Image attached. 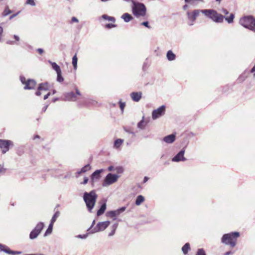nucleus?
Returning a JSON list of instances; mask_svg holds the SVG:
<instances>
[{
  "instance_id": "nucleus-1",
  "label": "nucleus",
  "mask_w": 255,
  "mask_h": 255,
  "mask_svg": "<svg viewBox=\"0 0 255 255\" xmlns=\"http://www.w3.org/2000/svg\"><path fill=\"white\" fill-rule=\"evenodd\" d=\"M97 195L95 190L90 192H85L83 195V200L86 203L88 211L91 212L93 209L97 198Z\"/></svg>"
},
{
  "instance_id": "nucleus-2",
  "label": "nucleus",
  "mask_w": 255,
  "mask_h": 255,
  "mask_svg": "<svg viewBox=\"0 0 255 255\" xmlns=\"http://www.w3.org/2000/svg\"><path fill=\"white\" fill-rule=\"evenodd\" d=\"M240 236V233L238 232H231L224 234L221 239L222 243L230 245L233 248L236 245L237 239Z\"/></svg>"
},
{
  "instance_id": "nucleus-3",
  "label": "nucleus",
  "mask_w": 255,
  "mask_h": 255,
  "mask_svg": "<svg viewBox=\"0 0 255 255\" xmlns=\"http://www.w3.org/2000/svg\"><path fill=\"white\" fill-rule=\"evenodd\" d=\"M239 23L244 27L255 31V18L253 15H246L241 17Z\"/></svg>"
},
{
  "instance_id": "nucleus-4",
  "label": "nucleus",
  "mask_w": 255,
  "mask_h": 255,
  "mask_svg": "<svg viewBox=\"0 0 255 255\" xmlns=\"http://www.w3.org/2000/svg\"><path fill=\"white\" fill-rule=\"evenodd\" d=\"M132 11L136 17L144 16L146 14V7L144 4L140 2H136L132 1Z\"/></svg>"
},
{
  "instance_id": "nucleus-5",
  "label": "nucleus",
  "mask_w": 255,
  "mask_h": 255,
  "mask_svg": "<svg viewBox=\"0 0 255 255\" xmlns=\"http://www.w3.org/2000/svg\"><path fill=\"white\" fill-rule=\"evenodd\" d=\"M44 227V225L43 222H39L30 233L29 238L31 240L36 239L40 234Z\"/></svg>"
},
{
  "instance_id": "nucleus-6",
  "label": "nucleus",
  "mask_w": 255,
  "mask_h": 255,
  "mask_svg": "<svg viewBox=\"0 0 255 255\" xmlns=\"http://www.w3.org/2000/svg\"><path fill=\"white\" fill-rule=\"evenodd\" d=\"M119 177V176L115 174L111 173L108 174L103 183V186L106 187L114 183L118 180Z\"/></svg>"
},
{
  "instance_id": "nucleus-7",
  "label": "nucleus",
  "mask_w": 255,
  "mask_h": 255,
  "mask_svg": "<svg viewBox=\"0 0 255 255\" xmlns=\"http://www.w3.org/2000/svg\"><path fill=\"white\" fill-rule=\"evenodd\" d=\"M13 145V142L10 140L0 139V148L1 149L2 154L7 152L9 150L10 146Z\"/></svg>"
},
{
  "instance_id": "nucleus-8",
  "label": "nucleus",
  "mask_w": 255,
  "mask_h": 255,
  "mask_svg": "<svg viewBox=\"0 0 255 255\" xmlns=\"http://www.w3.org/2000/svg\"><path fill=\"white\" fill-rule=\"evenodd\" d=\"M110 224V222L109 221L99 222L96 226L94 227L91 231L90 233L94 234L97 232H99L105 230Z\"/></svg>"
},
{
  "instance_id": "nucleus-9",
  "label": "nucleus",
  "mask_w": 255,
  "mask_h": 255,
  "mask_svg": "<svg viewBox=\"0 0 255 255\" xmlns=\"http://www.w3.org/2000/svg\"><path fill=\"white\" fill-rule=\"evenodd\" d=\"M200 13V11L199 9H195L192 12H190L189 11H187V17L190 21L189 23V25H193L194 22L195 21L197 17L199 15Z\"/></svg>"
},
{
  "instance_id": "nucleus-10",
  "label": "nucleus",
  "mask_w": 255,
  "mask_h": 255,
  "mask_svg": "<svg viewBox=\"0 0 255 255\" xmlns=\"http://www.w3.org/2000/svg\"><path fill=\"white\" fill-rule=\"evenodd\" d=\"M165 112V106L162 105L152 112V118L153 120H156L162 116L164 115Z\"/></svg>"
},
{
  "instance_id": "nucleus-11",
  "label": "nucleus",
  "mask_w": 255,
  "mask_h": 255,
  "mask_svg": "<svg viewBox=\"0 0 255 255\" xmlns=\"http://www.w3.org/2000/svg\"><path fill=\"white\" fill-rule=\"evenodd\" d=\"M126 209V207H122L117 210L109 211L107 213L106 215L108 217L113 218V220H115L116 219V217L124 212Z\"/></svg>"
},
{
  "instance_id": "nucleus-12",
  "label": "nucleus",
  "mask_w": 255,
  "mask_h": 255,
  "mask_svg": "<svg viewBox=\"0 0 255 255\" xmlns=\"http://www.w3.org/2000/svg\"><path fill=\"white\" fill-rule=\"evenodd\" d=\"M224 17L225 16L221 14L218 13L215 10L213 9H212L211 15L209 16L210 18L216 22H223Z\"/></svg>"
},
{
  "instance_id": "nucleus-13",
  "label": "nucleus",
  "mask_w": 255,
  "mask_h": 255,
  "mask_svg": "<svg viewBox=\"0 0 255 255\" xmlns=\"http://www.w3.org/2000/svg\"><path fill=\"white\" fill-rule=\"evenodd\" d=\"M185 151V150L184 148L182 149L172 158V161L173 162H180L186 160V158L184 156Z\"/></svg>"
},
{
  "instance_id": "nucleus-14",
  "label": "nucleus",
  "mask_w": 255,
  "mask_h": 255,
  "mask_svg": "<svg viewBox=\"0 0 255 255\" xmlns=\"http://www.w3.org/2000/svg\"><path fill=\"white\" fill-rule=\"evenodd\" d=\"M0 251H2L7 254L19 255L21 254V252L11 251L7 246L1 244H0Z\"/></svg>"
},
{
  "instance_id": "nucleus-15",
  "label": "nucleus",
  "mask_w": 255,
  "mask_h": 255,
  "mask_svg": "<svg viewBox=\"0 0 255 255\" xmlns=\"http://www.w3.org/2000/svg\"><path fill=\"white\" fill-rule=\"evenodd\" d=\"M175 139V134L172 133L164 137L162 140L166 143L171 144L174 142Z\"/></svg>"
},
{
  "instance_id": "nucleus-16",
  "label": "nucleus",
  "mask_w": 255,
  "mask_h": 255,
  "mask_svg": "<svg viewBox=\"0 0 255 255\" xmlns=\"http://www.w3.org/2000/svg\"><path fill=\"white\" fill-rule=\"evenodd\" d=\"M36 84V83L35 80L32 79H28L24 87V89L25 90L33 89L35 88Z\"/></svg>"
},
{
  "instance_id": "nucleus-17",
  "label": "nucleus",
  "mask_w": 255,
  "mask_h": 255,
  "mask_svg": "<svg viewBox=\"0 0 255 255\" xmlns=\"http://www.w3.org/2000/svg\"><path fill=\"white\" fill-rule=\"evenodd\" d=\"M103 172V169L96 170L91 175V182L93 183L96 180L100 179V174Z\"/></svg>"
},
{
  "instance_id": "nucleus-18",
  "label": "nucleus",
  "mask_w": 255,
  "mask_h": 255,
  "mask_svg": "<svg viewBox=\"0 0 255 255\" xmlns=\"http://www.w3.org/2000/svg\"><path fill=\"white\" fill-rule=\"evenodd\" d=\"M130 97L132 100L136 102H139L142 97V93L139 92H132L130 94Z\"/></svg>"
},
{
  "instance_id": "nucleus-19",
  "label": "nucleus",
  "mask_w": 255,
  "mask_h": 255,
  "mask_svg": "<svg viewBox=\"0 0 255 255\" xmlns=\"http://www.w3.org/2000/svg\"><path fill=\"white\" fill-rule=\"evenodd\" d=\"M77 99L76 95L73 92H69L65 94V100L68 101H75Z\"/></svg>"
},
{
  "instance_id": "nucleus-20",
  "label": "nucleus",
  "mask_w": 255,
  "mask_h": 255,
  "mask_svg": "<svg viewBox=\"0 0 255 255\" xmlns=\"http://www.w3.org/2000/svg\"><path fill=\"white\" fill-rule=\"evenodd\" d=\"M91 168V167L90 164H87L85 165L84 167H83L80 170H78L76 174L78 175H80L82 173H84L86 172L87 171L90 170Z\"/></svg>"
},
{
  "instance_id": "nucleus-21",
  "label": "nucleus",
  "mask_w": 255,
  "mask_h": 255,
  "mask_svg": "<svg viewBox=\"0 0 255 255\" xmlns=\"http://www.w3.org/2000/svg\"><path fill=\"white\" fill-rule=\"evenodd\" d=\"M166 57L168 61H172L175 59L176 55L172 50H168L166 53Z\"/></svg>"
},
{
  "instance_id": "nucleus-22",
  "label": "nucleus",
  "mask_w": 255,
  "mask_h": 255,
  "mask_svg": "<svg viewBox=\"0 0 255 255\" xmlns=\"http://www.w3.org/2000/svg\"><path fill=\"white\" fill-rule=\"evenodd\" d=\"M121 18H122L125 22H128L133 19V17L128 13H125L122 15Z\"/></svg>"
},
{
  "instance_id": "nucleus-23",
  "label": "nucleus",
  "mask_w": 255,
  "mask_h": 255,
  "mask_svg": "<svg viewBox=\"0 0 255 255\" xmlns=\"http://www.w3.org/2000/svg\"><path fill=\"white\" fill-rule=\"evenodd\" d=\"M107 207L106 203L104 202L101 206L100 208L98 210L97 215L98 216H100L104 214Z\"/></svg>"
},
{
  "instance_id": "nucleus-24",
  "label": "nucleus",
  "mask_w": 255,
  "mask_h": 255,
  "mask_svg": "<svg viewBox=\"0 0 255 255\" xmlns=\"http://www.w3.org/2000/svg\"><path fill=\"white\" fill-rule=\"evenodd\" d=\"M123 142H124L123 139H122L121 138L117 139L114 141V148H115L116 149L119 148L120 147V146L122 145V144L123 143Z\"/></svg>"
},
{
  "instance_id": "nucleus-25",
  "label": "nucleus",
  "mask_w": 255,
  "mask_h": 255,
  "mask_svg": "<svg viewBox=\"0 0 255 255\" xmlns=\"http://www.w3.org/2000/svg\"><path fill=\"white\" fill-rule=\"evenodd\" d=\"M48 62L51 65L52 68L56 72V73L61 71L60 66L55 62H53L50 60Z\"/></svg>"
},
{
  "instance_id": "nucleus-26",
  "label": "nucleus",
  "mask_w": 255,
  "mask_h": 255,
  "mask_svg": "<svg viewBox=\"0 0 255 255\" xmlns=\"http://www.w3.org/2000/svg\"><path fill=\"white\" fill-rule=\"evenodd\" d=\"M48 85L47 82L39 84L38 87V90L47 91L48 90Z\"/></svg>"
},
{
  "instance_id": "nucleus-27",
  "label": "nucleus",
  "mask_w": 255,
  "mask_h": 255,
  "mask_svg": "<svg viewBox=\"0 0 255 255\" xmlns=\"http://www.w3.org/2000/svg\"><path fill=\"white\" fill-rule=\"evenodd\" d=\"M182 251L184 255H186L188 251L190 250V246L189 243H186L182 248Z\"/></svg>"
},
{
  "instance_id": "nucleus-28",
  "label": "nucleus",
  "mask_w": 255,
  "mask_h": 255,
  "mask_svg": "<svg viewBox=\"0 0 255 255\" xmlns=\"http://www.w3.org/2000/svg\"><path fill=\"white\" fill-rule=\"evenodd\" d=\"M144 201V198L142 195H138L136 199L135 204L137 206L140 205Z\"/></svg>"
},
{
  "instance_id": "nucleus-29",
  "label": "nucleus",
  "mask_w": 255,
  "mask_h": 255,
  "mask_svg": "<svg viewBox=\"0 0 255 255\" xmlns=\"http://www.w3.org/2000/svg\"><path fill=\"white\" fill-rule=\"evenodd\" d=\"M53 224L50 222V224L48 226L47 229L44 233V236L46 237L48 235L51 234L52 229H53Z\"/></svg>"
},
{
  "instance_id": "nucleus-30",
  "label": "nucleus",
  "mask_w": 255,
  "mask_h": 255,
  "mask_svg": "<svg viewBox=\"0 0 255 255\" xmlns=\"http://www.w3.org/2000/svg\"><path fill=\"white\" fill-rule=\"evenodd\" d=\"M138 128L143 129L145 127V124L144 121V116H143L142 120L137 124Z\"/></svg>"
},
{
  "instance_id": "nucleus-31",
  "label": "nucleus",
  "mask_w": 255,
  "mask_h": 255,
  "mask_svg": "<svg viewBox=\"0 0 255 255\" xmlns=\"http://www.w3.org/2000/svg\"><path fill=\"white\" fill-rule=\"evenodd\" d=\"M78 58L76 54H75L72 58V64L74 69H76L77 67Z\"/></svg>"
},
{
  "instance_id": "nucleus-32",
  "label": "nucleus",
  "mask_w": 255,
  "mask_h": 255,
  "mask_svg": "<svg viewBox=\"0 0 255 255\" xmlns=\"http://www.w3.org/2000/svg\"><path fill=\"white\" fill-rule=\"evenodd\" d=\"M102 17L104 19L108 20L113 22H115L116 21V19L114 17L108 16L107 14H103Z\"/></svg>"
},
{
  "instance_id": "nucleus-33",
  "label": "nucleus",
  "mask_w": 255,
  "mask_h": 255,
  "mask_svg": "<svg viewBox=\"0 0 255 255\" xmlns=\"http://www.w3.org/2000/svg\"><path fill=\"white\" fill-rule=\"evenodd\" d=\"M59 215L60 212L58 211H56L53 216L50 222L52 223V224H54V223L56 221L57 218L59 216Z\"/></svg>"
},
{
  "instance_id": "nucleus-34",
  "label": "nucleus",
  "mask_w": 255,
  "mask_h": 255,
  "mask_svg": "<svg viewBox=\"0 0 255 255\" xmlns=\"http://www.w3.org/2000/svg\"><path fill=\"white\" fill-rule=\"evenodd\" d=\"M234 17H235L234 14L233 13H231L229 17H225L224 18H225L226 20H227L229 23H231L233 22Z\"/></svg>"
},
{
  "instance_id": "nucleus-35",
  "label": "nucleus",
  "mask_w": 255,
  "mask_h": 255,
  "mask_svg": "<svg viewBox=\"0 0 255 255\" xmlns=\"http://www.w3.org/2000/svg\"><path fill=\"white\" fill-rule=\"evenodd\" d=\"M12 12V11L10 10L8 6L5 7L4 11L2 12V15L3 16H6L11 13Z\"/></svg>"
},
{
  "instance_id": "nucleus-36",
  "label": "nucleus",
  "mask_w": 255,
  "mask_h": 255,
  "mask_svg": "<svg viewBox=\"0 0 255 255\" xmlns=\"http://www.w3.org/2000/svg\"><path fill=\"white\" fill-rule=\"evenodd\" d=\"M212 9H204V10H200V12L204 14L206 16L209 17L211 15Z\"/></svg>"
},
{
  "instance_id": "nucleus-37",
  "label": "nucleus",
  "mask_w": 255,
  "mask_h": 255,
  "mask_svg": "<svg viewBox=\"0 0 255 255\" xmlns=\"http://www.w3.org/2000/svg\"><path fill=\"white\" fill-rule=\"evenodd\" d=\"M186 3H190L192 5H196L199 1H202V0H184Z\"/></svg>"
},
{
  "instance_id": "nucleus-38",
  "label": "nucleus",
  "mask_w": 255,
  "mask_h": 255,
  "mask_svg": "<svg viewBox=\"0 0 255 255\" xmlns=\"http://www.w3.org/2000/svg\"><path fill=\"white\" fill-rule=\"evenodd\" d=\"M57 81L59 82H63L64 80V78L61 75V71L57 72Z\"/></svg>"
},
{
  "instance_id": "nucleus-39",
  "label": "nucleus",
  "mask_w": 255,
  "mask_h": 255,
  "mask_svg": "<svg viewBox=\"0 0 255 255\" xmlns=\"http://www.w3.org/2000/svg\"><path fill=\"white\" fill-rule=\"evenodd\" d=\"M195 255H206V254L203 249H199Z\"/></svg>"
},
{
  "instance_id": "nucleus-40",
  "label": "nucleus",
  "mask_w": 255,
  "mask_h": 255,
  "mask_svg": "<svg viewBox=\"0 0 255 255\" xmlns=\"http://www.w3.org/2000/svg\"><path fill=\"white\" fill-rule=\"evenodd\" d=\"M25 4L31 6H35L36 4L34 0H27Z\"/></svg>"
},
{
  "instance_id": "nucleus-41",
  "label": "nucleus",
  "mask_w": 255,
  "mask_h": 255,
  "mask_svg": "<svg viewBox=\"0 0 255 255\" xmlns=\"http://www.w3.org/2000/svg\"><path fill=\"white\" fill-rule=\"evenodd\" d=\"M120 107L122 111V112L123 113L124 108L126 106V103L125 102H122L121 101L119 102Z\"/></svg>"
},
{
  "instance_id": "nucleus-42",
  "label": "nucleus",
  "mask_w": 255,
  "mask_h": 255,
  "mask_svg": "<svg viewBox=\"0 0 255 255\" xmlns=\"http://www.w3.org/2000/svg\"><path fill=\"white\" fill-rule=\"evenodd\" d=\"M20 80L21 82L23 84L25 85V84L26 83L27 81L26 80V79H25V78L24 76H20Z\"/></svg>"
},
{
  "instance_id": "nucleus-43",
  "label": "nucleus",
  "mask_w": 255,
  "mask_h": 255,
  "mask_svg": "<svg viewBox=\"0 0 255 255\" xmlns=\"http://www.w3.org/2000/svg\"><path fill=\"white\" fill-rule=\"evenodd\" d=\"M88 236V234H84V235H79L76 236L77 238L84 239H86Z\"/></svg>"
},
{
  "instance_id": "nucleus-44",
  "label": "nucleus",
  "mask_w": 255,
  "mask_h": 255,
  "mask_svg": "<svg viewBox=\"0 0 255 255\" xmlns=\"http://www.w3.org/2000/svg\"><path fill=\"white\" fill-rule=\"evenodd\" d=\"M141 24L142 25H143L148 28H150L151 27L149 25V23H148V21H143L142 22Z\"/></svg>"
},
{
  "instance_id": "nucleus-45",
  "label": "nucleus",
  "mask_w": 255,
  "mask_h": 255,
  "mask_svg": "<svg viewBox=\"0 0 255 255\" xmlns=\"http://www.w3.org/2000/svg\"><path fill=\"white\" fill-rule=\"evenodd\" d=\"M116 26V25L115 24L112 23H108L106 25V27L107 28H111L113 27H115Z\"/></svg>"
},
{
  "instance_id": "nucleus-46",
  "label": "nucleus",
  "mask_w": 255,
  "mask_h": 255,
  "mask_svg": "<svg viewBox=\"0 0 255 255\" xmlns=\"http://www.w3.org/2000/svg\"><path fill=\"white\" fill-rule=\"evenodd\" d=\"M88 181H89L88 178L87 177H85L84 178L83 181L82 182H81V184L85 185V184H86L88 183Z\"/></svg>"
},
{
  "instance_id": "nucleus-47",
  "label": "nucleus",
  "mask_w": 255,
  "mask_h": 255,
  "mask_svg": "<svg viewBox=\"0 0 255 255\" xmlns=\"http://www.w3.org/2000/svg\"><path fill=\"white\" fill-rule=\"evenodd\" d=\"M95 224V220H94L92 223L91 227L88 229V231L90 232V231L94 228L93 226Z\"/></svg>"
},
{
  "instance_id": "nucleus-48",
  "label": "nucleus",
  "mask_w": 255,
  "mask_h": 255,
  "mask_svg": "<svg viewBox=\"0 0 255 255\" xmlns=\"http://www.w3.org/2000/svg\"><path fill=\"white\" fill-rule=\"evenodd\" d=\"M5 172V169L3 167V165L0 164V173H4Z\"/></svg>"
},
{
  "instance_id": "nucleus-49",
  "label": "nucleus",
  "mask_w": 255,
  "mask_h": 255,
  "mask_svg": "<svg viewBox=\"0 0 255 255\" xmlns=\"http://www.w3.org/2000/svg\"><path fill=\"white\" fill-rule=\"evenodd\" d=\"M79 20L76 17H72L71 19L72 22H78Z\"/></svg>"
},
{
  "instance_id": "nucleus-50",
  "label": "nucleus",
  "mask_w": 255,
  "mask_h": 255,
  "mask_svg": "<svg viewBox=\"0 0 255 255\" xmlns=\"http://www.w3.org/2000/svg\"><path fill=\"white\" fill-rule=\"evenodd\" d=\"M3 33V28L1 26H0V41L1 40L2 38V35Z\"/></svg>"
},
{
  "instance_id": "nucleus-51",
  "label": "nucleus",
  "mask_w": 255,
  "mask_h": 255,
  "mask_svg": "<svg viewBox=\"0 0 255 255\" xmlns=\"http://www.w3.org/2000/svg\"><path fill=\"white\" fill-rule=\"evenodd\" d=\"M6 43L9 45H13L15 44V42L12 40H7Z\"/></svg>"
},
{
  "instance_id": "nucleus-52",
  "label": "nucleus",
  "mask_w": 255,
  "mask_h": 255,
  "mask_svg": "<svg viewBox=\"0 0 255 255\" xmlns=\"http://www.w3.org/2000/svg\"><path fill=\"white\" fill-rule=\"evenodd\" d=\"M19 13V12H18L15 14H12L9 17V19L11 20L13 18H14V17H15L16 15H17V14Z\"/></svg>"
},
{
  "instance_id": "nucleus-53",
  "label": "nucleus",
  "mask_w": 255,
  "mask_h": 255,
  "mask_svg": "<svg viewBox=\"0 0 255 255\" xmlns=\"http://www.w3.org/2000/svg\"><path fill=\"white\" fill-rule=\"evenodd\" d=\"M48 106L49 105L47 104L44 107H43V108L42 109V112H45L46 111Z\"/></svg>"
},
{
  "instance_id": "nucleus-54",
  "label": "nucleus",
  "mask_w": 255,
  "mask_h": 255,
  "mask_svg": "<svg viewBox=\"0 0 255 255\" xmlns=\"http://www.w3.org/2000/svg\"><path fill=\"white\" fill-rule=\"evenodd\" d=\"M118 224L117 223H116V224H114L113 226H112V229L113 230H114L115 231L116 230L117 227H118Z\"/></svg>"
},
{
  "instance_id": "nucleus-55",
  "label": "nucleus",
  "mask_w": 255,
  "mask_h": 255,
  "mask_svg": "<svg viewBox=\"0 0 255 255\" xmlns=\"http://www.w3.org/2000/svg\"><path fill=\"white\" fill-rule=\"evenodd\" d=\"M115 231H116L112 229V231L109 234V236L111 237L113 236L115 233Z\"/></svg>"
},
{
  "instance_id": "nucleus-56",
  "label": "nucleus",
  "mask_w": 255,
  "mask_h": 255,
  "mask_svg": "<svg viewBox=\"0 0 255 255\" xmlns=\"http://www.w3.org/2000/svg\"><path fill=\"white\" fill-rule=\"evenodd\" d=\"M37 51L40 54H42L44 52L42 48H38L37 49Z\"/></svg>"
},
{
  "instance_id": "nucleus-57",
  "label": "nucleus",
  "mask_w": 255,
  "mask_h": 255,
  "mask_svg": "<svg viewBox=\"0 0 255 255\" xmlns=\"http://www.w3.org/2000/svg\"><path fill=\"white\" fill-rule=\"evenodd\" d=\"M50 95V93L49 92L46 95H45L44 96V100H46L48 97Z\"/></svg>"
},
{
  "instance_id": "nucleus-58",
  "label": "nucleus",
  "mask_w": 255,
  "mask_h": 255,
  "mask_svg": "<svg viewBox=\"0 0 255 255\" xmlns=\"http://www.w3.org/2000/svg\"><path fill=\"white\" fill-rule=\"evenodd\" d=\"M13 37L16 41H18L19 40V37L18 36L14 35Z\"/></svg>"
},
{
  "instance_id": "nucleus-59",
  "label": "nucleus",
  "mask_w": 255,
  "mask_h": 255,
  "mask_svg": "<svg viewBox=\"0 0 255 255\" xmlns=\"http://www.w3.org/2000/svg\"><path fill=\"white\" fill-rule=\"evenodd\" d=\"M40 91H41V90H38V91H36V92L35 93V94H36V96H40V95H41V93L40 92Z\"/></svg>"
},
{
  "instance_id": "nucleus-60",
  "label": "nucleus",
  "mask_w": 255,
  "mask_h": 255,
  "mask_svg": "<svg viewBox=\"0 0 255 255\" xmlns=\"http://www.w3.org/2000/svg\"><path fill=\"white\" fill-rule=\"evenodd\" d=\"M222 12L225 14H227L229 13L228 11L226 9H223Z\"/></svg>"
},
{
  "instance_id": "nucleus-61",
  "label": "nucleus",
  "mask_w": 255,
  "mask_h": 255,
  "mask_svg": "<svg viewBox=\"0 0 255 255\" xmlns=\"http://www.w3.org/2000/svg\"><path fill=\"white\" fill-rule=\"evenodd\" d=\"M149 179L148 177L145 176L143 179V183L146 182Z\"/></svg>"
},
{
  "instance_id": "nucleus-62",
  "label": "nucleus",
  "mask_w": 255,
  "mask_h": 255,
  "mask_svg": "<svg viewBox=\"0 0 255 255\" xmlns=\"http://www.w3.org/2000/svg\"><path fill=\"white\" fill-rule=\"evenodd\" d=\"M188 7V5L187 4H185L184 5H183V9L184 10H186L187 8Z\"/></svg>"
},
{
  "instance_id": "nucleus-63",
  "label": "nucleus",
  "mask_w": 255,
  "mask_h": 255,
  "mask_svg": "<svg viewBox=\"0 0 255 255\" xmlns=\"http://www.w3.org/2000/svg\"><path fill=\"white\" fill-rule=\"evenodd\" d=\"M76 95H81V93H80V91L77 89H76Z\"/></svg>"
},
{
  "instance_id": "nucleus-64",
  "label": "nucleus",
  "mask_w": 255,
  "mask_h": 255,
  "mask_svg": "<svg viewBox=\"0 0 255 255\" xmlns=\"http://www.w3.org/2000/svg\"><path fill=\"white\" fill-rule=\"evenodd\" d=\"M113 169H114V167L113 166H110L108 168V170L109 171H112L113 170Z\"/></svg>"
}]
</instances>
